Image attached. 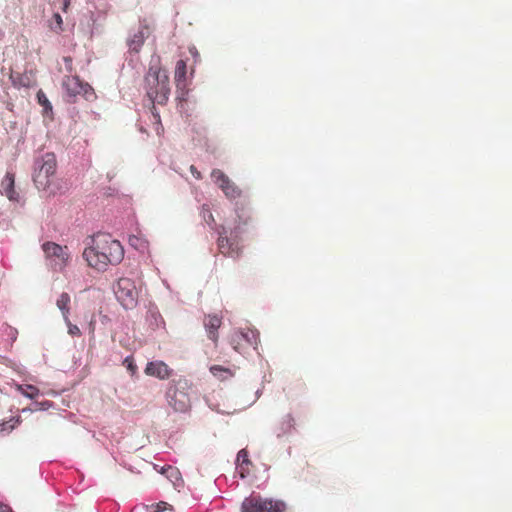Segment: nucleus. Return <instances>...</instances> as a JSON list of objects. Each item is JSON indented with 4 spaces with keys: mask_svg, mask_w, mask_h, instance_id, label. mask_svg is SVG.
I'll return each mask as SVG.
<instances>
[{
    "mask_svg": "<svg viewBox=\"0 0 512 512\" xmlns=\"http://www.w3.org/2000/svg\"><path fill=\"white\" fill-rule=\"evenodd\" d=\"M54 17H55V19H56V21H57V23H58V24H61V23H62V18H61V16H60L58 13H56V14L54 15Z\"/></svg>",
    "mask_w": 512,
    "mask_h": 512,
    "instance_id": "obj_35",
    "label": "nucleus"
},
{
    "mask_svg": "<svg viewBox=\"0 0 512 512\" xmlns=\"http://www.w3.org/2000/svg\"><path fill=\"white\" fill-rule=\"evenodd\" d=\"M211 177L227 198L236 199L240 197L241 190L220 169H213L211 172Z\"/></svg>",
    "mask_w": 512,
    "mask_h": 512,
    "instance_id": "obj_8",
    "label": "nucleus"
},
{
    "mask_svg": "<svg viewBox=\"0 0 512 512\" xmlns=\"http://www.w3.org/2000/svg\"><path fill=\"white\" fill-rule=\"evenodd\" d=\"M165 471H167V478L170 480V481H174V480H179L180 479V472L177 468L175 467H172V466H166V469Z\"/></svg>",
    "mask_w": 512,
    "mask_h": 512,
    "instance_id": "obj_24",
    "label": "nucleus"
},
{
    "mask_svg": "<svg viewBox=\"0 0 512 512\" xmlns=\"http://www.w3.org/2000/svg\"><path fill=\"white\" fill-rule=\"evenodd\" d=\"M144 81L146 95L153 104L152 114L159 122L160 115L156 111L154 104L157 103L159 105H165L168 101L170 94L168 75L165 71H161L160 68L151 64L147 74L145 75Z\"/></svg>",
    "mask_w": 512,
    "mask_h": 512,
    "instance_id": "obj_2",
    "label": "nucleus"
},
{
    "mask_svg": "<svg viewBox=\"0 0 512 512\" xmlns=\"http://www.w3.org/2000/svg\"><path fill=\"white\" fill-rule=\"evenodd\" d=\"M88 265L98 271H105L109 265H118L124 258V248L109 234L98 233L90 238L83 251Z\"/></svg>",
    "mask_w": 512,
    "mask_h": 512,
    "instance_id": "obj_1",
    "label": "nucleus"
},
{
    "mask_svg": "<svg viewBox=\"0 0 512 512\" xmlns=\"http://www.w3.org/2000/svg\"><path fill=\"white\" fill-rule=\"evenodd\" d=\"M151 315H152L153 317H155V320H157V318H160V320L162 321V318H161V316H160V315H157L156 313H151Z\"/></svg>",
    "mask_w": 512,
    "mask_h": 512,
    "instance_id": "obj_36",
    "label": "nucleus"
},
{
    "mask_svg": "<svg viewBox=\"0 0 512 512\" xmlns=\"http://www.w3.org/2000/svg\"><path fill=\"white\" fill-rule=\"evenodd\" d=\"M43 251L48 259L54 262L51 264L55 270H61L68 258L64 248L54 242H46L42 245Z\"/></svg>",
    "mask_w": 512,
    "mask_h": 512,
    "instance_id": "obj_9",
    "label": "nucleus"
},
{
    "mask_svg": "<svg viewBox=\"0 0 512 512\" xmlns=\"http://www.w3.org/2000/svg\"><path fill=\"white\" fill-rule=\"evenodd\" d=\"M64 321L68 327V333L71 336H80L81 335L80 329L78 328L77 325H74L70 322L69 317H67V320H64Z\"/></svg>",
    "mask_w": 512,
    "mask_h": 512,
    "instance_id": "obj_27",
    "label": "nucleus"
},
{
    "mask_svg": "<svg viewBox=\"0 0 512 512\" xmlns=\"http://www.w3.org/2000/svg\"><path fill=\"white\" fill-rule=\"evenodd\" d=\"M237 461H242V463H249L248 453L246 450L242 449L238 452Z\"/></svg>",
    "mask_w": 512,
    "mask_h": 512,
    "instance_id": "obj_29",
    "label": "nucleus"
},
{
    "mask_svg": "<svg viewBox=\"0 0 512 512\" xmlns=\"http://www.w3.org/2000/svg\"><path fill=\"white\" fill-rule=\"evenodd\" d=\"M147 375L155 376L160 379L168 378L170 375V369L162 361L149 362L145 368Z\"/></svg>",
    "mask_w": 512,
    "mask_h": 512,
    "instance_id": "obj_12",
    "label": "nucleus"
},
{
    "mask_svg": "<svg viewBox=\"0 0 512 512\" xmlns=\"http://www.w3.org/2000/svg\"><path fill=\"white\" fill-rule=\"evenodd\" d=\"M219 238H218V247L219 251L225 255L230 257H238L239 256V250L237 246L230 241V239L225 235L226 230L225 227H220V230L218 231Z\"/></svg>",
    "mask_w": 512,
    "mask_h": 512,
    "instance_id": "obj_10",
    "label": "nucleus"
},
{
    "mask_svg": "<svg viewBox=\"0 0 512 512\" xmlns=\"http://www.w3.org/2000/svg\"><path fill=\"white\" fill-rule=\"evenodd\" d=\"M286 505L282 501L263 499L259 496H250L244 499L241 505L242 512H283Z\"/></svg>",
    "mask_w": 512,
    "mask_h": 512,
    "instance_id": "obj_7",
    "label": "nucleus"
},
{
    "mask_svg": "<svg viewBox=\"0 0 512 512\" xmlns=\"http://www.w3.org/2000/svg\"><path fill=\"white\" fill-rule=\"evenodd\" d=\"M147 509L150 512H163L165 510H173V507L170 504H168L167 502L160 501L156 504H151V505L147 506Z\"/></svg>",
    "mask_w": 512,
    "mask_h": 512,
    "instance_id": "obj_23",
    "label": "nucleus"
},
{
    "mask_svg": "<svg viewBox=\"0 0 512 512\" xmlns=\"http://www.w3.org/2000/svg\"><path fill=\"white\" fill-rule=\"evenodd\" d=\"M70 302V295L66 292L61 293L56 301V306L61 311L64 320H67V317H69Z\"/></svg>",
    "mask_w": 512,
    "mask_h": 512,
    "instance_id": "obj_15",
    "label": "nucleus"
},
{
    "mask_svg": "<svg viewBox=\"0 0 512 512\" xmlns=\"http://www.w3.org/2000/svg\"><path fill=\"white\" fill-rule=\"evenodd\" d=\"M190 52H191L193 55H198L197 51H193L192 49L190 50Z\"/></svg>",
    "mask_w": 512,
    "mask_h": 512,
    "instance_id": "obj_39",
    "label": "nucleus"
},
{
    "mask_svg": "<svg viewBox=\"0 0 512 512\" xmlns=\"http://www.w3.org/2000/svg\"><path fill=\"white\" fill-rule=\"evenodd\" d=\"M117 300L126 310L136 307L138 302V290L130 278L122 277L114 287Z\"/></svg>",
    "mask_w": 512,
    "mask_h": 512,
    "instance_id": "obj_5",
    "label": "nucleus"
},
{
    "mask_svg": "<svg viewBox=\"0 0 512 512\" xmlns=\"http://www.w3.org/2000/svg\"><path fill=\"white\" fill-rule=\"evenodd\" d=\"M17 389L29 399H34L39 394V389L33 385H18Z\"/></svg>",
    "mask_w": 512,
    "mask_h": 512,
    "instance_id": "obj_19",
    "label": "nucleus"
},
{
    "mask_svg": "<svg viewBox=\"0 0 512 512\" xmlns=\"http://www.w3.org/2000/svg\"><path fill=\"white\" fill-rule=\"evenodd\" d=\"M149 35V28L146 25L140 26L138 31L127 39L129 52L138 53Z\"/></svg>",
    "mask_w": 512,
    "mask_h": 512,
    "instance_id": "obj_11",
    "label": "nucleus"
},
{
    "mask_svg": "<svg viewBox=\"0 0 512 512\" xmlns=\"http://www.w3.org/2000/svg\"><path fill=\"white\" fill-rule=\"evenodd\" d=\"M190 171L191 173L193 174V176L196 178V179H200L201 178V173L196 169L195 166L191 165L190 166Z\"/></svg>",
    "mask_w": 512,
    "mask_h": 512,
    "instance_id": "obj_32",
    "label": "nucleus"
},
{
    "mask_svg": "<svg viewBox=\"0 0 512 512\" xmlns=\"http://www.w3.org/2000/svg\"><path fill=\"white\" fill-rule=\"evenodd\" d=\"M237 337L244 339L247 343L253 345L255 348L259 342V332L256 330H251L248 332L241 331L239 334H237Z\"/></svg>",
    "mask_w": 512,
    "mask_h": 512,
    "instance_id": "obj_17",
    "label": "nucleus"
},
{
    "mask_svg": "<svg viewBox=\"0 0 512 512\" xmlns=\"http://www.w3.org/2000/svg\"><path fill=\"white\" fill-rule=\"evenodd\" d=\"M52 407V402L50 401H42V402H34L33 408L30 411H39V410H47Z\"/></svg>",
    "mask_w": 512,
    "mask_h": 512,
    "instance_id": "obj_26",
    "label": "nucleus"
},
{
    "mask_svg": "<svg viewBox=\"0 0 512 512\" xmlns=\"http://www.w3.org/2000/svg\"><path fill=\"white\" fill-rule=\"evenodd\" d=\"M206 331L208 333V338L212 341L217 340V330L221 325V320L216 315L209 316L208 319L204 322Z\"/></svg>",
    "mask_w": 512,
    "mask_h": 512,
    "instance_id": "obj_14",
    "label": "nucleus"
},
{
    "mask_svg": "<svg viewBox=\"0 0 512 512\" xmlns=\"http://www.w3.org/2000/svg\"><path fill=\"white\" fill-rule=\"evenodd\" d=\"M293 425H294L293 417L290 414L286 415L283 418V421L281 422L280 432L277 433V437L279 438V437H282L283 435H285L287 432H289L291 430Z\"/></svg>",
    "mask_w": 512,
    "mask_h": 512,
    "instance_id": "obj_18",
    "label": "nucleus"
},
{
    "mask_svg": "<svg viewBox=\"0 0 512 512\" xmlns=\"http://www.w3.org/2000/svg\"><path fill=\"white\" fill-rule=\"evenodd\" d=\"M19 422H20L19 418H17V419L11 418L9 421L1 423L0 424V434L10 433Z\"/></svg>",
    "mask_w": 512,
    "mask_h": 512,
    "instance_id": "obj_22",
    "label": "nucleus"
},
{
    "mask_svg": "<svg viewBox=\"0 0 512 512\" xmlns=\"http://www.w3.org/2000/svg\"><path fill=\"white\" fill-rule=\"evenodd\" d=\"M207 213H208V216H207V218L205 217V220H206L207 224L210 225L212 222H214V217L209 209H207Z\"/></svg>",
    "mask_w": 512,
    "mask_h": 512,
    "instance_id": "obj_33",
    "label": "nucleus"
},
{
    "mask_svg": "<svg viewBox=\"0 0 512 512\" xmlns=\"http://www.w3.org/2000/svg\"><path fill=\"white\" fill-rule=\"evenodd\" d=\"M186 75V63L183 60H179L176 64L175 69V80L177 81V86H179L180 82L185 79Z\"/></svg>",
    "mask_w": 512,
    "mask_h": 512,
    "instance_id": "obj_21",
    "label": "nucleus"
},
{
    "mask_svg": "<svg viewBox=\"0 0 512 512\" xmlns=\"http://www.w3.org/2000/svg\"><path fill=\"white\" fill-rule=\"evenodd\" d=\"M0 512H13V511L6 505H0Z\"/></svg>",
    "mask_w": 512,
    "mask_h": 512,
    "instance_id": "obj_34",
    "label": "nucleus"
},
{
    "mask_svg": "<svg viewBox=\"0 0 512 512\" xmlns=\"http://www.w3.org/2000/svg\"><path fill=\"white\" fill-rule=\"evenodd\" d=\"M70 0H64V9L68 7Z\"/></svg>",
    "mask_w": 512,
    "mask_h": 512,
    "instance_id": "obj_37",
    "label": "nucleus"
},
{
    "mask_svg": "<svg viewBox=\"0 0 512 512\" xmlns=\"http://www.w3.org/2000/svg\"><path fill=\"white\" fill-rule=\"evenodd\" d=\"M56 171V158L53 153H46L34 161L32 179L38 190L50 188Z\"/></svg>",
    "mask_w": 512,
    "mask_h": 512,
    "instance_id": "obj_3",
    "label": "nucleus"
},
{
    "mask_svg": "<svg viewBox=\"0 0 512 512\" xmlns=\"http://www.w3.org/2000/svg\"><path fill=\"white\" fill-rule=\"evenodd\" d=\"M210 372L214 375V376H218V374H220V372H225V373H229V370L228 369H225L219 365H214V366H211L210 368Z\"/></svg>",
    "mask_w": 512,
    "mask_h": 512,
    "instance_id": "obj_28",
    "label": "nucleus"
},
{
    "mask_svg": "<svg viewBox=\"0 0 512 512\" xmlns=\"http://www.w3.org/2000/svg\"><path fill=\"white\" fill-rule=\"evenodd\" d=\"M15 176L13 173L7 172L3 181H2V189L3 194L10 200L14 202L19 201V194L14 189Z\"/></svg>",
    "mask_w": 512,
    "mask_h": 512,
    "instance_id": "obj_13",
    "label": "nucleus"
},
{
    "mask_svg": "<svg viewBox=\"0 0 512 512\" xmlns=\"http://www.w3.org/2000/svg\"><path fill=\"white\" fill-rule=\"evenodd\" d=\"M165 469H166V467H162V469H161V471H160V472H161L162 474H166V475H167V471H165Z\"/></svg>",
    "mask_w": 512,
    "mask_h": 512,
    "instance_id": "obj_38",
    "label": "nucleus"
},
{
    "mask_svg": "<svg viewBox=\"0 0 512 512\" xmlns=\"http://www.w3.org/2000/svg\"><path fill=\"white\" fill-rule=\"evenodd\" d=\"M123 365L131 373V375H134L136 373L137 366L134 363L132 356H127L123 361Z\"/></svg>",
    "mask_w": 512,
    "mask_h": 512,
    "instance_id": "obj_25",
    "label": "nucleus"
},
{
    "mask_svg": "<svg viewBox=\"0 0 512 512\" xmlns=\"http://www.w3.org/2000/svg\"><path fill=\"white\" fill-rule=\"evenodd\" d=\"M64 62L66 64V69L68 72L72 71V59L70 57H64Z\"/></svg>",
    "mask_w": 512,
    "mask_h": 512,
    "instance_id": "obj_31",
    "label": "nucleus"
},
{
    "mask_svg": "<svg viewBox=\"0 0 512 512\" xmlns=\"http://www.w3.org/2000/svg\"><path fill=\"white\" fill-rule=\"evenodd\" d=\"M64 97L67 102H75L78 95L92 101L96 98L94 89L86 82H82L78 76H65L62 82Z\"/></svg>",
    "mask_w": 512,
    "mask_h": 512,
    "instance_id": "obj_4",
    "label": "nucleus"
},
{
    "mask_svg": "<svg viewBox=\"0 0 512 512\" xmlns=\"http://www.w3.org/2000/svg\"><path fill=\"white\" fill-rule=\"evenodd\" d=\"M10 80L15 87H29L31 79L27 74L11 73Z\"/></svg>",
    "mask_w": 512,
    "mask_h": 512,
    "instance_id": "obj_16",
    "label": "nucleus"
},
{
    "mask_svg": "<svg viewBox=\"0 0 512 512\" xmlns=\"http://www.w3.org/2000/svg\"><path fill=\"white\" fill-rule=\"evenodd\" d=\"M36 97H37L39 105H41L43 107V112L45 114L52 112V105H51L50 101L48 100L46 94L42 90H39L37 92Z\"/></svg>",
    "mask_w": 512,
    "mask_h": 512,
    "instance_id": "obj_20",
    "label": "nucleus"
},
{
    "mask_svg": "<svg viewBox=\"0 0 512 512\" xmlns=\"http://www.w3.org/2000/svg\"><path fill=\"white\" fill-rule=\"evenodd\" d=\"M7 330H9L8 336L11 337L12 341H15L17 336V330L12 327H8Z\"/></svg>",
    "mask_w": 512,
    "mask_h": 512,
    "instance_id": "obj_30",
    "label": "nucleus"
},
{
    "mask_svg": "<svg viewBox=\"0 0 512 512\" xmlns=\"http://www.w3.org/2000/svg\"><path fill=\"white\" fill-rule=\"evenodd\" d=\"M186 381H178L170 386L166 392V399L170 407L175 412L184 413L190 408V397L187 390Z\"/></svg>",
    "mask_w": 512,
    "mask_h": 512,
    "instance_id": "obj_6",
    "label": "nucleus"
}]
</instances>
